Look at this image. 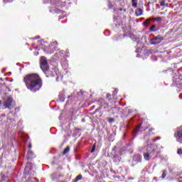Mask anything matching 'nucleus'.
<instances>
[{
  "label": "nucleus",
  "mask_w": 182,
  "mask_h": 182,
  "mask_svg": "<svg viewBox=\"0 0 182 182\" xmlns=\"http://www.w3.org/2000/svg\"><path fill=\"white\" fill-rule=\"evenodd\" d=\"M23 82L28 90L36 93L42 87V79L38 74H29L23 77Z\"/></svg>",
  "instance_id": "obj_1"
},
{
  "label": "nucleus",
  "mask_w": 182,
  "mask_h": 182,
  "mask_svg": "<svg viewBox=\"0 0 182 182\" xmlns=\"http://www.w3.org/2000/svg\"><path fill=\"white\" fill-rule=\"evenodd\" d=\"M139 151L144 154V159L146 161H150L153 156L157 153L156 149L151 145H147L146 146L139 147Z\"/></svg>",
  "instance_id": "obj_2"
},
{
  "label": "nucleus",
  "mask_w": 182,
  "mask_h": 182,
  "mask_svg": "<svg viewBox=\"0 0 182 182\" xmlns=\"http://www.w3.org/2000/svg\"><path fill=\"white\" fill-rule=\"evenodd\" d=\"M40 66L41 70L45 73V75H50V76H52L53 77H55V76H58L56 73H53L52 71L49 70V65H48V60L46 58V57H41L40 60Z\"/></svg>",
  "instance_id": "obj_3"
},
{
  "label": "nucleus",
  "mask_w": 182,
  "mask_h": 182,
  "mask_svg": "<svg viewBox=\"0 0 182 182\" xmlns=\"http://www.w3.org/2000/svg\"><path fill=\"white\" fill-rule=\"evenodd\" d=\"M122 150L118 149L117 146H114L112 149L113 159L115 163H119L122 161Z\"/></svg>",
  "instance_id": "obj_4"
},
{
  "label": "nucleus",
  "mask_w": 182,
  "mask_h": 182,
  "mask_svg": "<svg viewBox=\"0 0 182 182\" xmlns=\"http://www.w3.org/2000/svg\"><path fill=\"white\" fill-rule=\"evenodd\" d=\"M174 137H176L177 141L182 143V126L177 128L174 134Z\"/></svg>",
  "instance_id": "obj_5"
},
{
  "label": "nucleus",
  "mask_w": 182,
  "mask_h": 182,
  "mask_svg": "<svg viewBox=\"0 0 182 182\" xmlns=\"http://www.w3.org/2000/svg\"><path fill=\"white\" fill-rule=\"evenodd\" d=\"M13 102L14 100L12 99V97H9L6 100H4L3 106H4L6 109H11Z\"/></svg>",
  "instance_id": "obj_6"
},
{
  "label": "nucleus",
  "mask_w": 182,
  "mask_h": 182,
  "mask_svg": "<svg viewBox=\"0 0 182 182\" xmlns=\"http://www.w3.org/2000/svg\"><path fill=\"white\" fill-rule=\"evenodd\" d=\"M151 21H156V22H160V17H151L149 18H147L145 21L143 22L144 26H145V28H149V26L150 25Z\"/></svg>",
  "instance_id": "obj_7"
},
{
  "label": "nucleus",
  "mask_w": 182,
  "mask_h": 182,
  "mask_svg": "<svg viewBox=\"0 0 182 182\" xmlns=\"http://www.w3.org/2000/svg\"><path fill=\"white\" fill-rule=\"evenodd\" d=\"M149 43H151V45H159V43H160V36L151 38Z\"/></svg>",
  "instance_id": "obj_8"
},
{
  "label": "nucleus",
  "mask_w": 182,
  "mask_h": 182,
  "mask_svg": "<svg viewBox=\"0 0 182 182\" xmlns=\"http://www.w3.org/2000/svg\"><path fill=\"white\" fill-rule=\"evenodd\" d=\"M142 124H143L141 123L139 124V125H137L136 128L133 130L132 136L134 138L136 137V136L137 135V133H139V129H140V127H141Z\"/></svg>",
  "instance_id": "obj_9"
},
{
  "label": "nucleus",
  "mask_w": 182,
  "mask_h": 182,
  "mask_svg": "<svg viewBox=\"0 0 182 182\" xmlns=\"http://www.w3.org/2000/svg\"><path fill=\"white\" fill-rule=\"evenodd\" d=\"M159 58H160V53L159 52H155L154 53L151 59L154 62H156Z\"/></svg>",
  "instance_id": "obj_10"
},
{
  "label": "nucleus",
  "mask_w": 182,
  "mask_h": 182,
  "mask_svg": "<svg viewBox=\"0 0 182 182\" xmlns=\"http://www.w3.org/2000/svg\"><path fill=\"white\" fill-rule=\"evenodd\" d=\"M36 156L33 154V152L31 150L28 151L27 160H31L32 159H35Z\"/></svg>",
  "instance_id": "obj_11"
},
{
  "label": "nucleus",
  "mask_w": 182,
  "mask_h": 182,
  "mask_svg": "<svg viewBox=\"0 0 182 182\" xmlns=\"http://www.w3.org/2000/svg\"><path fill=\"white\" fill-rule=\"evenodd\" d=\"M7 181H8V176L4 173H1L0 182H7Z\"/></svg>",
  "instance_id": "obj_12"
},
{
  "label": "nucleus",
  "mask_w": 182,
  "mask_h": 182,
  "mask_svg": "<svg viewBox=\"0 0 182 182\" xmlns=\"http://www.w3.org/2000/svg\"><path fill=\"white\" fill-rule=\"evenodd\" d=\"M134 160H135L136 163H141V155L140 154L135 155L134 157Z\"/></svg>",
  "instance_id": "obj_13"
},
{
  "label": "nucleus",
  "mask_w": 182,
  "mask_h": 182,
  "mask_svg": "<svg viewBox=\"0 0 182 182\" xmlns=\"http://www.w3.org/2000/svg\"><path fill=\"white\" fill-rule=\"evenodd\" d=\"M135 14H136V16H140L143 15V10L141 9H136L135 10Z\"/></svg>",
  "instance_id": "obj_14"
},
{
  "label": "nucleus",
  "mask_w": 182,
  "mask_h": 182,
  "mask_svg": "<svg viewBox=\"0 0 182 182\" xmlns=\"http://www.w3.org/2000/svg\"><path fill=\"white\" fill-rule=\"evenodd\" d=\"M82 178H83V176H82V174H80L77 176H76L74 182L80 181V180H82Z\"/></svg>",
  "instance_id": "obj_15"
},
{
  "label": "nucleus",
  "mask_w": 182,
  "mask_h": 182,
  "mask_svg": "<svg viewBox=\"0 0 182 182\" xmlns=\"http://www.w3.org/2000/svg\"><path fill=\"white\" fill-rule=\"evenodd\" d=\"M150 32H156V31H158V28H156V25H153L149 28Z\"/></svg>",
  "instance_id": "obj_16"
},
{
  "label": "nucleus",
  "mask_w": 182,
  "mask_h": 182,
  "mask_svg": "<svg viewBox=\"0 0 182 182\" xmlns=\"http://www.w3.org/2000/svg\"><path fill=\"white\" fill-rule=\"evenodd\" d=\"M137 1L138 0H132L133 8H137Z\"/></svg>",
  "instance_id": "obj_17"
},
{
  "label": "nucleus",
  "mask_w": 182,
  "mask_h": 182,
  "mask_svg": "<svg viewBox=\"0 0 182 182\" xmlns=\"http://www.w3.org/2000/svg\"><path fill=\"white\" fill-rule=\"evenodd\" d=\"M70 150V148L69 147V146H67L65 149H64V151H63V154H68V153H69V151Z\"/></svg>",
  "instance_id": "obj_18"
},
{
  "label": "nucleus",
  "mask_w": 182,
  "mask_h": 182,
  "mask_svg": "<svg viewBox=\"0 0 182 182\" xmlns=\"http://www.w3.org/2000/svg\"><path fill=\"white\" fill-rule=\"evenodd\" d=\"M167 176V170H164L161 175V178H166V176Z\"/></svg>",
  "instance_id": "obj_19"
},
{
  "label": "nucleus",
  "mask_w": 182,
  "mask_h": 182,
  "mask_svg": "<svg viewBox=\"0 0 182 182\" xmlns=\"http://www.w3.org/2000/svg\"><path fill=\"white\" fill-rule=\"evenodd\" d=\"M58 45V42L54 41L50 44V47L54 46V48H56V46Z\"/></svg>",
  "instance_id": "obj_20"
},
{
  "label": "nucleus",
  "mask_w": 182,
  "mask_h": 182,
  "mask_svg": "<svg viewBox=\"0 0 182 182\" xmlns=\"http://www.w3.org/2000/svg\"><path fill=\"white\" fill-rule=\"evenodd\" d=\"M95 150H96V144H94V145L92 146V148L91 149L90 153H95Z\"/></svg>",
  "instance_id": "obj_21"
},
{
  "label": "nucleus",
  "mask_w": 182,
  "mask_h": 182,
  "mask_svg": "<svg viewBox=\"0 0 182 182\" xmlns=\"http://www.w3.org/2000/svg\"><path fill=\"white\" fill-rule=\"evenodd\" d=\"M154 132V128H151L149 129V135L150 136L151 134H154V132Z\"/></svg>",
  "instance_id": "obj_22"
},
{
  "label": "nucleus",
  "mask_w": 182,
  "mask_h": 182,
  "mask_svg": "<svg viewBox=\"0 0 182 182\" xmlns=\"http://www.w3.org/2000/svg\"><path fill=\"white\" fill-rule=\"evenodd\" d=\"M161 6H167V4H166V0H163L161 2Z\"/></svg>",
  "instance_id": "obj_23"
},
{
  "label": "nucleus",
  "mask_w": 182,
  "mask_h": 182,
  "mask_svg": "<svg viewBox=\"0 0 182 182\" xmlns=\"http://www.w3.org/2000/svg\"><path fill=\"white\" fill-rule=\"evenodd\" d=\"M177 154H179V156H181V154H182V149H178Z\"/></svg>",
  "instance_id": "obj_24"
},
{
  "label": "nucleus",
  "mask_w": 182,
  "mask_h": 182,
  "mask_svg": "<svg viewBox=\"0 0 182 182\" xmlns=\"http://www.w3.org/2000/svg\"><path fill=\"white\" fill-rule=\"evenodd\" d=\"M145 53H146V55L147 56H149V55H151V51H150V50H146V51H145Z\"/></svg>",
  "instance_id": "obj_25"
},
{
  "label": "nucleus",
  "mask_w": 182,
  "mask_h": 182,
  "mask_svg": "<svg viewBox=\"0 0 182 182\" xmlns=\"http://www.w3.org/2000/svg\"><path fill=\"white\" fill-rule=\"evenodd\" d=\"M117 92H119V90L116 89V90L113 92V96H116V95H117Z\"/></svg>",
  "instance_id": "obj_26"
},
{
  "label": "nucleus",
  "mask_w": 182,
  "mask_h": 182,
  "mask_svg": "<svg viewBox=\"0 0 182 182\" xmlns=\"http://www.w3.org/2000/svg\"><path fill=\"white\" fill-rule=\"evenodd\" d=\"M108 122H109V123H113V122H114V119H113V118H109V120H108Z\"/></svg>",
  "instance_id": "obj_27"
},
{
  "label": "nucleus",
  "mask_w": 182,
  "mask_h": 182,
  "mask_svg": "<svg viewBox=\"0 0 182 182\" xmlns=\"http://www.w3.org/2000/svg\"><path fill=\"white\" fill-rule=\"evenodd\" d=\"M6 92H11V88H9V87H6L5 89Z\"/></svg>",
  "instance_id": "obj_28"
},
{
  "label": "nucleus",
  "mask_w": 182,
  "mask_h": 182,
  "mask_svg": "<svg viewBox=\"0 0 182 182\" xmlns=\"http://www.w3.org/2000/svg\"><path fill=\"white\" fill-rule=\"evenodd\" d=\"M8 2H12V0H4V4H6Z\"/></svg>",
  "instance_id": "obj_29"
},
{
  "label": "nucleus",
  "mask_w": 182,
  "mask_h": 182,
  "mask_svg": "<svg viewBox=\"0 0 182 182\" xmlns=\"http://www.w3.org/2000/svg\"><path fill=\"white\" fill-rule=\"evenodd\" d=\"M154 141H156V140H160V136L156 137V139H152Z\"/></svg>",
  "instance_id": "obj_30"
},
{
  "label": "nucleus",
  "mask_w": 182,
  "mask_h": 182,
  "mask_svg": "<svg viewBox=\"0 0 182 182\" xmlns=\"http://www.w3.org/2000/svg\"><path fill=\"white\" fill-rule=\"evenodd\" d=\"M33 39H41V36H36V37L33 38Z\"/></svg>",
  "instance_id": "obj_31"
},
{
  "label": "nucleus",
  "mask_w": 182,
  "mask_h": 182,
  "mask_svg": "<svg viewBox=\"0 0 182 182\" xmlns=\"http://www.w3.org/2000/svg\"><path fill=\"white\" fill-rule=\"evenodd\" d=\"M99 112V109H95V111L92 113V114H96Z\"/></svg>",
  "instance_id": "obj_32"
},
{
  "label": "nucleus",
  "mask_w": 182,
  "mask_h": 182,
  "mask_svg": "<svg viewBox=\"0 0 182 182\" xmlns=\"http://www.w3.org/2000/svg\"><path fill=\"white\" fill-rule=\"evenodd\" d=\"M51 178H52V180H55V174L51 175Z\"/></svg>",
  "instance_id": "obj_33"
},
{
  "label": "nucleus",
  "mask_w": 182,
  "mask_h": 182,
  "mask_svg": "<svg viewBox=\"0 0 182 182\" xmlns=\"http://www.w3.org/2000/svg\"><path fill=\"white\" fill-rule=\"evenodd\" d=\"M32 148V144H30L29 145H28V150H31V149Z\"/></svg>",
  "instance_id": "obj_34"
},
{
  "label": "nucleus",
  "mask_w": 182,
  "mask_h": 182,
  "mask_svg": "<svg viewBox=\"0 0 182 182\" xmlns=\"http://www.w3.org/2000/svg\"><path fill=\"white\" fill-rule=\"evenodd\" d=\"M34 55H35L36 56H38V55H39V52L37 51L36 53H34Z\"/></svg>",
  "instance_id": "obj_35"
},
{
  "label": "nucleus",
  "mask_w": 182,
  "mask_h": 182,
  "mask_svg": "<svg viewBox=\"0 0 182 182\" xmlns=\"http://www.w3.org/2000/svg\"><path fill=\"white\" fill-rule=\"evenodd\" d=\"M110 96H112L110 94H107V97L109 99V97H110Z\"/></svg>",
  "instance_id": "obj_36"
},
{
  "label": "nucleus",
  "mask_w": 182,
  "mask_h": 182,
  "mask_svg": "<svg viewBox=\"0 0 182 182\" xmlns=\"http://www.w3.org/2000/svg\"><path fill=\"white\" fill-rule=\"evenodd\" d=\"M6 70V68H3L2 69V73H4Z\"/></svg>",
  "instance_id": "obj_37"
},
{
  "label": "nucleus",
  "mask_w": 182,
  "mask_h": 182,
  "mask_svg": "<svg viewBox=\"0 0 182 182\" xmlns=\"http://www.w3.org/2000/svg\"><path fill=\"white\" fill-rule=\"evenodd\" d=\"M65 16H60V17L59 18V19H63V18H65Z\"/></svg>",
  "instance_id": "obj_38"
},
{
  "label": "nucleus",
  "mask_w": 182,
  "mask_h": 182,
  "mask_svg": "<svg viewBox=\"0 0 182 182\" xmlns=\"http://www.w3.org/2000/svg\"><path fill=\"white\" fill-rule=\"evenodd\" d=\"M1 106H2V101L1 100H0V107H1Z\"/></svg>",
  "instance_id": "obj_39"
},
{
  "label": "nucleus",
  "mask_w": 182,
  "mask_h": 182,
  "mask_svg": "<svg viewBox=\"0 0 182 182\" xmlns=\"http://www.w3.org/2000/svg\"><path fill=\"white\" fill-rule=\"evenodd\" d=\"M140 56H139V54H137L136 55V58H139Z\"/></svg>",
  "instance_id": "obj_40"
},
{
  "label": "nucleus",
  "mask_w": 182,
  "mask_h": 182,
  "mask_svg": "<svg viewBox=\"0 0 182 182\" xmlns=\"http://www.w3.org/2000/svg\"><path fill=\"white\" fill-rule=\"evenodd\" d=\"M160 41H163V38L161 37V38H160Z\"/></svg>",
  "instance_id": "obj_41"
},
{
  "label": "nucleus",
  "mask_w": 182,
  "mask_h": 182,
  "mask_svg": "<svg viewBox=\"0 0 182 182\" xmlns=\"http://www.w3.org/2000/svg\"><path fill=\"white\" fill-rule=\"evenodd\" d=\"M129 180H133V178H129Z\"/></svg>",
  "instance_id": "obj_42"
},
{
  "label": "nucleus",
  "mask_w": 182,
  "mask_h": 182,
  "mask_svg": "<svg viewBox=\"0 0 182 182\" xmlns=\"http://www.w3.org/2000/svg\"><path fill=\"white\" fill-rule=\"evenodd\" d=\"M58 77H56V80H57V82H58Z\"/></svg>",
  "instance_id": "obj_43"
},
{
  "label": "nucleus",
  "mask_w": 182,
  "mask_h": 182,
  "mask_svg": "<svg viewBox=\"0 0 182 182\" xmlns=\"http://www.w3.org/2000/svg\"><path fill=\"white\" fill-rule=\"evenodd\" d=\"M179 70H182V68H180Z\"/></svg>",
  "instance_id": "obj_44"
},
{
  "label": "nucleus",
  "mask_w": 182,
  "mask_h": 182,
  "mask_svg": "<svg viewBox=\"0 0 182 182\" xmlns=\"http://www.w3.org/2000/svg\"><path fill=\"white\" fill-rule=\"evenodd\" d=\"M136 53H137L139 51L136 50Z\"/></svg>",
  "instance_id": "obj_45"
},
{
  "label": "nucleus",
  "mask_w": 182,
  "mask_h": 182,
  "mask_svg": "<svg viewBox=\"0 0 182 182\" xmlns=\"http://www.w3.org/2000/svg\"><path fill=\"white\" fill-rule=\"evenodd\" d=\"M0 80H2V78H1Z\"/></svg>",
  "instance_id": "obj_46"
},
{
  "label": "nucleus",
  "mask_w": 182,
  "mask_h": 182,
  "mask_svg": "<svg viewBox=\"0 0 182 182\" xmlns=\"http://www.w3.org/2000/svg\"><path fill=\"white\" fill-rule=\"evenodd\" d=\"M179 182H181V181H180Z\"/></svg>",
  "instance_id": "obj_47"
}]
</instances>
